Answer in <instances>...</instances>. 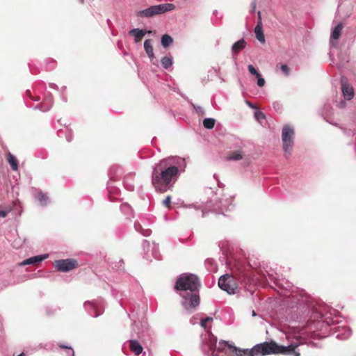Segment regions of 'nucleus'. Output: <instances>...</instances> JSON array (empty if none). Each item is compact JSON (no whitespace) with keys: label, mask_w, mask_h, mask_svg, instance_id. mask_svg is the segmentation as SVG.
Wrapping results in <instances>:
<instances>
[{"label":"nucleus","mask_w":356,"mask_h":356,"mask_svg":"<svg viewBox=\"0 0 356 356\" xmlns=\"http://www.w3.org/2000/svg\"><path fill=\"white\" fill-rule=\"evenodd\" d=\"M186 168L185 159L178 156H170L155 163L151 179L156 191L163 193L172 190Z\"/></svg>","instance_id":"nucleus-1"},{"label":"nucleus","mask_w":356,"mask_h":356,"mask_svg":"<svg viewBox=\"0 0 356 356\" xmlns=\"http://www.w3.org/2000/svg\"><path fill=\"white\" fill-rule=\"evenodd\" d=\"M200 286L199 277L194 274L183 273L177 280L175 289L179 291L181 304L187 313L193 312L200 305Z\"/></svg>","instance_id":"nucleus-2"},{"label":"nucleus","mask_w":356,"mask_h":356,"mask_svg":"<svg viewBox=\"0 0 356 356\" xmlns=\"http://www.w3.org/2000/svg\"><path fill=\"white\" fill-rule=\"evenodd\" d=\"M175 9V6L172 3H166L159 5L152 6L146 9L138 11L136 13L138 17H151L156 15H160Z\"/></svg>","instance_id":"nucleus-3"},{"label":"nucleus","mask_w":356,"mask_h":356,"mask_svg":"<svg viewBox=\"0 0 356 356\" xmlns=\"http://www.w3.org/2000/svg\"><path fill=\"white\" fill-rule=\"evenodd\" d=\"M294 129L289 125L284 126L282 131V140L285 156L287 158L291 154L293 145Z\"/></svg>","instance_id":"nucleus-4"},{"label":"nucleus","mask_w":356,"mask_h":356,"mask_svg":"<svg viewBox=\"0 0 356 356\" xmlns=\"http://www.w3.org/2000/svg\"><path fill=\"white\" fill-rule=\"evenodd\" d=\"M279 345L273 341H265L254 346L251 349L254 354L267 355L270 354H278Z\"/></svg>","instance_id":"nucleus-5"},{"label":"nucleus","mask_w":356,"mask_h":356,"mask_svg":"<svg viewBox=\"0 0 356 356\" xmlns=\"http://www.w3.org/2000/svg\"><path fill=\"white\" fill-rule=\"evenodd\" d=\"M218 286L229 294H235L238 291V284L234 278L228 274L220 277Z\"/></svg>","instance_id":"nucleus-6"},{"label":"nucleus","mask_w":356,"mask_h":356,"mask_svg":"<svg viewBox=\"0 0 356 356\" xmlns=\"http://www.w3.org/2000/svg\"><path fill=\"white\" fill-rule=\"evenodd\" d=\"M83 307L88 314L92 317H98L104 311V301L99 298L92 301H86Z\"/></svg>","instance_id":"nucleus-7"},{"label":"nucleus","mask_w":356,"mask_h":356,"mask_svg":"<svg viewBox=\"0 0 356 356\" xmlns=\"http://www.w3.org/2000/svg\"><path fill=\"white\" fill-rule=\"evenodd\" d=\"M234 208V204H232L231 198H222L216 202L213 207L210 209L211 212L216 213H222L224 215L225 212L232 211Z\"/></svg>","instance_id":"nucleus-8"},{"label":"nucleus","mask_w":356,"mask_h":356,"mask_svg":"<svg viewBox=\"0 0 356 356\" xmlns=\"http://www.w3.org/2000/svg\"><path fill=\"white\" fill-rule=\"evenodd\" d=\"M77 264L74 259H59L55 261V268L60 272H68L75 268Z\"/></svg>","instance_id":"nucleus-9"},{"label":"nucleus","mask_w":356,"mask_h":356,"mask_svg":"<svg viewBox=\"0 0 356 356\" xmlns=\"http://www.w3.org/2000/svg\"><path fill=\"white\" fill-rule=\"evenodd\" d=\"M341 91L344 98L346 100H350L353 98L355 92L353 88L348 83L345 77H341Z\"/></svg>","instance_id":"nucleus-10"},{"label":"nucleus","mask_w":356,"mask_h":356,"mask_svg":"<svg viewBox=\"0 0 356 356\" xmlns=\"http://www.w3.org/2000/svg\"><path fill=\"white\" fill-rule=\"evenodd\" d=\"M254 33L257 39L261 42H265V36L263 31V25L261 22V12H258L257 24L254 28Z\"/></svg>","instance_id":"nucleus-11"},{"label":"nucleus","mask_w":356,"mask_h":356,"mask_svg":"<svg viewBox=\"0 0 356 356\" xmlns=\"http://www.w3.org/2000/svg\"><path fill=\"white\" fill-rule=\"evenodd\" d=\"M53 106V96L51 93L45 96L43 102L35 107V109H40L43 112L48 111L51 109Z\"/></svg>","instance_id":"nucleus-12"},{"label":"nucleus","mask_w":356,"mask_h":356,"mask_svg":"<svg viewBox=\"0 0 356 356\" xmlns=\"http://www.w3.org/2000/svg\"><path fill=\"white\" fill-rule=\"evenodd\" d=\"M298 346L289 345L288 346H278V354H284L291 356H300V354L296 350Z\"/></svg>","instance_id":"nucleus-13"},{"label":"nucleus","mask_w":356,"mask_h":356,"mask_svg":"<svg viewBox=\"0 0 356 356\" xmlns=\"http://www.w3.org/2000/svg\"><path fill=\"white\" fill-rule=\"evenodd\" d=\"M49 254H40L37 256H34L32 257H30L27 259L24 260L22 262L19 264L20 266H25V265H35L37 264H39L48 258Z\"/></svg>","instance_id":"nucleus-14"},{"label":"nucleus","mask_w":356,"mask_h":356,"mask_svg":"<svg viewBox=\"0 0 356 356\" xmlns=\"http://www.w3.org/2000/svg\"><path fill=\"white\" fill-rule=\"evenodd\" d=\"M343 27V24L340 22L333 29L330 40L332 46H336L337 43H334V40H337L339 38Z\"/></svg>","instance_id":"nucleus-15"},{"label":"nucleus","mask_w":356,"mask_h":356,"mask_svg":"<svg viewBox=\"0 0 356 356\" xmlns=\"http://www.w3.org/2000/svg\"><path fill=\"white\" fill-rule=\"evenodd\" d=\"M337 332L338 333L336 335V338L340 340L347 339L352 334L350 329L348 327H339Z\"/></svg>","instance_id":"nucleus-16"},{"label":"nucleus","mask_w":356,"mask_h":356,"mask_svg":"<svg viewBox=\"0 0 356 356\" xmlns=\"http://www.w3.org/2000/svg\"><path fill=\"white\" fill-rule=\"evenodd\" d=\"M245 155V154L243 150L236 149L229 153L227 156V160L233 161H241L244 158Z\"/></svg>","instance_id":"nucleus-17"},{"label":"nucleus","mask_w":356,"mask_h":356,"mask_svg":"<svg viewBox=\"0 0 356 356\" xmlns=\"http://www.w3.org/2000/svg\"><path fill=\"white\" fill-rule=\"evenodd\" d=\"M147 33L146 30L139 29L138 28L133 29L129 31V35L134 36L135 42H138L142 38H143Z\"/></svg>","instance_id":"nucleus-18"},{"label":"nucleus","mask_w":356,"mask_h":356,"mask_svg":"<svg viewBox=\"0 0 356 356\" xmlns=\"http://www.w3.org/2000/svg\"><path fill=\"white\" fill-rule=\"evenodd\" d=\"M129 348L132 353H134L136 355H140L143 352V346L136 339H131L129 341Z\"/></svg>","instance_id":"nucleus-19"},{"label":"nucleus","mask_w":356,"mask_h":356,"mask_svg":"<svg viewBox=\"0 0 356 356\" xmlns=\"http://www.w3.org/2000/svg\"><path fill=\"white\" fill-rule=\"evenodd\" d=\"M34 197L40 202V205L45 206L47 204L49 197L42 191L35 190Z\"/></svg>","instance_id":"nucleus-20"},{"label":"nucleus","mask_w":356,"mask_h":356,"mask_svg":"<svg viewBox=\"0 0 356 356\" xmlns=\"http://www.w3.org/2000/svg\"><path fill=\"white\" fill-rule=\"evenodd\" d=\"M247 44L246 41L242 38L237 42H234L232 47V51L234 54H238L240 51L243 50Z\"/></svg>","instance_id":"nucleus-21"},{"label":"nucleus","mask_w":356,"mask_h":356,"mask_svg":"<svg viewBox=\"0 0 356 356\" xmlns=\"http://www.w3.org/2000/svg\"><path fill=\"white\" fill-rule=\"evenodd\" d=\"M232 145L230 146V148L234 149L235 150L236 149L243 150V149L245 146V142L243 140H242L241 139L236 138L235 136L232 137Z\"/></svg>","instance_id":"nucleus-22"},{"label":"nucleus","mask_w":356,"mask_h":356,"mask_svg":"<svg viewBox=\"0 0 356 356\" xmlns=\"http://www.w3.org/2000/svg\"><path fill=\"white\" fill-rule=\"evenodd\" d=\"M134 228L136 232H139L144 236H149L152 234V230L149 228H143L138 222H135Z\"/></svg>","instance_id":"nucleus-23"},{"label":"nucleus","mask_w":356,"mask_h":356,"mask_svg":"<svg viewBox=\"0 0 356 356\" xmlns=\"http://www.w3.org/2000/svg\"><path fill=\"white\" fill-rule=\"evenodd\" d=\"M122 170L118 165H113L110 168L108 175L110 177V180L114 179L115 177L120 175L122 174Z\"/></svg>","instance_id":"nucleus-24"},{"label":"nucleus","mask_w":356,"mask_h":356,"mask_svg":"<svg viewBox=\"0 0 356 356\" xmlns=\"http://www.w3.org/2000/svg\"><path fill=\"white\" fill-rule=\"evenodd\" d=\"M144 49H145V51L146 54H147L148 57L150 59H153L154 58V54L153 47L152 45L150 40H145Z\"/></svg>","instance_id":"nucleus-25"},{"label":"nucleus","mask_w":356,"mask_h":356,"mask_svg":"<svg viewBox=\"0 0 356 356\" xmlns=\"http://www.w3.org/2000/svg\"><path fill=\"white\" fill-rule=\"evenodd\" d=\"M121 211L127 216V218H130L134 216L133 210L129 204L127 203H124L120 205Z\"/></svg>","instance_id":"nucleus-26"},{"label":"nucleus","mask_w":356,"mask_h":356,"mask_svg":"<svg viewBox=\"0 0 356 356\" xmlns=\"http://www.w3.org/2000/svg\"><path fill=\"white\" fill-rule=\"evenodd\" d=\"M132 177H133V175H131V174L127 175L124 177V180H123V184H124V187L128 191H134V185L131 181Z\"/></svg>","instance_id":"nucleus-27"},{"label":"nucleus","mask_w":356,"mask_h":356,"mask_svg":"<svg viewBox=\"0 0 356 356\" xmlns=\"http://www.w3.org/2000/svg\"><path fill=\"white\" fill-rule=\"evenodd\" d=\"M8 161L10 165V167L13 170L15 171L18 169V161L17 158L11 153H8Z\"/></svg>","instance_id":"nucleus-28"},{"label":"nucleus","mask_w":356,"mask_h":356,"mask_svg":"<svg viewBox=\"0 0 356 356\" xmlns=\"http://www.w3.org/2000/svg\"><path fill=\"white\" fill-rule=\"evenodd\" d=\"M207 269L210 272L217 270V264L213 259H207L204 262Z\"/></svg>","instance_id":"nucleus-29"},{"label":"nucleus","mask_w":356,"mask_h":356,"mask_svg":"<svg viewBox=\"0 0 356 356\" xmlns=\"http://www.w3.org/2000/svg\"><path fill=\"white\" fill-rule=\"evenodd\" d=\"M161 62L163 67L168 70L172 65V57L171 56H165L162 58Z\"/></svg>","instance_id":"nucleus-30"},{"label":"nucleus","mask_w":356,"mask_h":356,"mask_svg":"<svg viewBox=\"0 0 356 356\" xmlns=\"http://www.w3.org/2000/svg\"><path fill=\"white\" fill-rule=\"evenodd\" d=\"M173 42L172 38L168 35L165 34L161 37V44L164 48L168 47Z\"/></svg>","instance_id":"nucleus-31"},{"label":"nucleus","mask_w":356,"mask_h":356,"mask_svg":"<svg viewBox=\"0 0 356 356\" xmlns=\"http://www.w3.org/2000/svg\"><path fill=\"white\" fill-rule=\"evenodd\" d=\"M63 134H65V138H66L67 141L71 142L72 140V131L67 127L65 128V131L63 129H59L57 131V134L59 137H61Z\"/></svg>","instance_id":"nucleus-32"},{"label":"nucleus","mask_w":356,"mask_h":356,"mask_svg":"<svg viewBox=\"0 0 356 356\" xmlns=\"http://www.w3.org/2000/svg\"><path fill=\"white\" fill-rule=\"evenodd\" d=\"M138 325H139V323H136V322H135L133 324V325L131 327V330H132L131 337H134L135 335L134 333H135L136 337H137L139 339H143L145 336V331H143V330L142 332H136V328L138 329Z\"/></svg>","instance_id":"nucleus-33"},{"label":"nucleus","mask_w":356,"mask_h":356,"mask_svg":"<svg viewBox=\"0 0 356 356\" xmlns=\"http://www.w3.org/2000/svg\"><path fill=\"white\" fill-rule=\"evenodd\" d=\"M216 124V120L214 118H208L203 120V126L204 128L211 129L214 127Z\"/></svg>","instance_id":"nucleus-34"},{"label":"nucleus","mask_w":356,"mask_h":356,"mask_svg":"<svg viewBox=\"0 0 356 356\" xmlns=\"http://www.w3.org/2000/svg\"><path fill=\"white\" fill-rule=\"evenodd\" d=\"M152 257L156 259V260H160L161 259V253L159 252V248H158V245H154V246L152 247Z\"/></svg>","instance_id":"nucleus-35"},{"label":"nucleus","mask_w":356,"mask_h":356,"mask_svg":"<svg viewBox=\"0 0 356 356\" xmlns=\"http://www.w3.org/2000/svg\"><path fill=\"white\" fill-rule=\"evenodd\" d=\"M191 106L199 115L204 116L206 114L205 111L202 106L195 105L193 103L191 104Z\"/></svg>","instance_id":"nucleus-36"},{"label":"nucleus","mask_w":356,"mask_h":356,"mask_svg":"<svg viewBox=\"0 0 356 356\" xmlns=\"http://www.w3.org/2000/svg\"><path fill=\"white\" fill-rule=\"evenodd\" d=\"M293 298L294 300H296V302L297 305H298L300 307L305 305L307 302V298H305L302 295H300V298H295V296L293 295Z\"/></svg>","instance_id":"nucleus-37"},{"label":"nucleus","mask_w":356,"mask_h":356,"mask_svg":"<svg viewBox=\"0 0 356 356\" xmlns=\"http://www.w3.org/2000/svg\"><path fill=\"white\" fill-rule=\"evenodd\" d=\"M58 346L63 349H67L68 350L67 355H70V356H74V352L71 346H65L62 343H59Z\"/></svg>","instance_id":"nucleus-38"},{"label":"nucleus","mask_w":356,"mask_h":356,"mask_svg":"<svg viewBox=\"0 0 356 356\" xmlns=\"http://www.w3.org/2000/svg\"><path fill=\"white\" fill-rule=\"evenodd\" d=\"M143 249L145 252V254H147L148 251L149 250L150 243L147 240H143L142 243Z\"/></svg>","instance_id":"nucleus-39"},{"label":"nucleus","mask_w":356,"mask_h":356,"mask_svg":"<svg viewBox=\"0 0 356 356\" xmlns=\"http://www.w3.org/2000/svg\"><path fill=\"white\" fill-rule=\"evenodd\" d=\"M213 321V318L210 316H207L205 318L201 319L200 325L204 329L207 327V323Z\"/></svg>","instance_id":"nucleus-40"},{"label":"nucleus","mask_w":356,"mask_h":356,"mask_svg":"<svg viewBox=\"0 0 356 356\" xmlns=\"http://www.w3.org/2000/svg\"><path fill=\"white\" fill-rule=\"evenodd\" d=\"M256 78L257 79V85L259 87H263L265 85V80L262 77L261 74L259 73V74H257V76H256Z\"/></svg>","instance_id":"nucleus-41"},{"label":"nucleus","mask_w":356,"mask_h":356,"mask_svg":"<svg viewBox=\"0 0 356 356\" xmlns=\"http://www.w3.org/2000/svg\"><path fill=\"white\" fill-rule=\"evenodd\" d=\"M248 71L250 72V73L252 75H254L255 76L259 74V72L257 71V70L252 65H249L248 66Z\"/></svg>","instance_id":"nucleus-42"},{"label":"nucleus","mask_w":356,"mask_h":356,"mask_svg":"<svg viewBox=\"0 0 356 356\" xmlns=\"http://www.w3.org/2000/svg\"><path fill=\"white\" fill-rule=\"evenodd\" d=\"M170 202H171V196L168 195L163 200V205L165 207L170 208Z\"/></svg>","instance_id":"nucleus-43"},{"label":"nucleus","mask_w":356,"mask_h":356,"mask_svg":"<svg viewBox=\"0 0 356 356\" xmlns=\"http://www.w3.org/2000/svg\"><path fill=\"white\" fill-rule=\"evenodd\" d=\"M254 118L257 120H264L265 119V115L263 112L258 111L254 113Z\"/></svg>","instance_id":"nucleus-44"},{"label":"nucleus","mask_w":356,"mask_h":356,"mask_svg":"<svg viewBox=\"0 0 356 356\" xmlns=\"http://www.w3.org/2000/svg\"><path fill=\"white\" fill-rule=\"evenodd\" d=\"M281 70L284 73L285 75L288 76L290 73V69L287 65L283 64L280 67Z\"/></svg>","instance_id":"nucleus-45"},{"label":"nucleus","mask_w":356,"mask_h":356,"mask_svg":"<svg viewBox=\"0 0 356 356\" xmlns=\"http://www.w3.org/2000/svg\"><path fill=\"white\" fill-rule=\"evenodd\" d=\"M303 318H304L303 316H302L301 315H298V314H293L290 317V319L291 321H301L303 320Z\"/></svg>","instance_id":"nucleus-46"},{"label":"nucleus","mask_w":356,"mask_h":356,"mask_svg":"<svg viewBox=\"0 0 356 356\" xmlns=\"http://www.w3.org/2000/svg\"><path fill=\"white\" fill-rule=\"evenodd\" d=\"M26 94L27 97H29L30 99L34 100V101H39L40 99V97L39 96H37L35 98H33L31 95V91L29 90H27L26 92Z\"/></svg>","instance_id":"nucleus-47"},{"label":"nucleus","mask_w":356,"mask_h":356,"mask_svg":"<svg viewBox=\"0 0 356 356\" xmlns=\"http://www.w3.org/2000/svg\"><path fill=\"white\" fill-rule=\"evenodd\" d=\"M8 215V211L4 210H0V217L5 218Z\"/></svg>","instance_id":"nucleus-48"},{"label":"nucleus","mask_w":356,"mask_h":356,"mask_svg":"<svg viewBox=\"0 0 356 356\" xmlns=\"http://www.w3.org/2000/svg\"><path fill=\"white\" fill-rule=\"evenodd\" d=\"M273 108H274V109H275V110L278 111L279 109H280V106H281L280 105V104H279V103H277V102H274V103L273 104Z\"/></svg>","instance_id":"nucleus-49"},{"label":"nucleus","mask_w":356,"mask_h":356,"mask_svg":"<svg viewBox=\"0 0 356 356\" xmlns=\"http://www.w3.org/2000/svg\"><path fill=\"white\" fill-rule=\"evenodd\" d=\"M255 8H256V1L253 0L252 2L251 3V12H252V13L254 12Z\"/></svg>","instance_id":"nucleus-50"},{"label":"nucleus","mask_w":356,"mask_h":356,"mask_svg":"<svg viewBox=\"0 0 356 356\" xmlns=\"http://www.w3.org/2000/svg\"><path fill=\"white\" fill-rule=\"evenodd\" d=\"M246 104H247L250 108H251L254 109V108H257V107H256V106H255L252 103H251V102H249V101H246Z\"/></svg>","instance_id":"nucleus-51"},{"label":"nucleus","mask_w":356,"mask_h":356,"mask_svg":"<svg viewBox=\"0 0 356 356\" xmlns=\"http://www.w3.org/2000/svg\"><path fill=\"white\" fill-rule=\"evenodd\" d=\"M325 321H326V322H327V323L328 325H334V323H335V321H334L333 319H329V320H328V318H325Z\"/></svg>","instance_id":"nucleus-52"},{"label":"nucleus","mask_w":356,"mask_h":356,"mask_svg":"<svg viewBox=\"0 0 356 356\" xmlns=\"http://www.w3.org/2000/svg\"><path fill=\"white\" fill-rule=\"evenodd\" d=\"M107 188L109 193H112V188H111V181H108L107 184Z\"/></svg>","instance_id":"nucleus-53"},{"label":"nucleus","mask_w":356,"mask_h":356,"mask_svg":"<svg viewBox=\"0 0 356 356\" xmlns=\"http://www.w3.org/2000/svg\"><path fill=\"white\" fill-rule=\"evenodd\" d=\"M55 67V61L51 62V66L49 67H47L49 70H52Z\"/></svg>","instance_id":"nucleus-54"},{"label":"nucleus","mask_w":356,"mask_h":356,"mask_svg":"<svg viewBox=\"0 0 356 356\" xmlns=\"http://www.w3.org/2000/svg\"><path fill=\"white\" fill-rule=\"evenodd\" d=\"M344 133H345L346 134L349 135V136H350V135H353H353L355 134V131H350V130L348 132H347V131H344Z\"/></svg>","instance_id":"nucleus-55"},{"label":"nucleus","mask_w":356,"mask_h":356,"mask_svg":"<svg viewBox=\"0 0 356 356\" xmlns=\"http://www.w3.org/2000/svg\"><path fill=\"white\" fill-rule=\"evenodd\" d=\"M49 86L51 88L58 89V86L55 83H49Z\"/></svg>","instance_id":"nucleus-56"},{"label":"nucleus","mask_w":356,"mask_h":356,"mask_svg":"<svg viewBox=\"0 0 356 356\" xmlns=\"http://www.w3.org/2000/svg\"><path fill=\"white\" fill-rule=\"evenodd\" d=\"M213 177H214V178L217 180V181H218V186H220V181H219V180H218V177H217L216 175V174H214V175H213Z\"/></svg>","instance_id":"nucleus-57"},{"label":"nucleus","mask_w":356,"mask_h":356,"mask_svg":"<svg viewBox=\"0 0 356 356\" xmlns=\"http://www.w3.org/2000/svg\"><path fill=\"white\" fill-rule=\"evenodd\" d=\"M115 290L113 289L112 290L113 295L115 296L116 298H118V293L115 294Z\"/></svg>","instance_id":"nucleus-58"},{"label":"nucleus","mask_w":356,"mask_h":356,"mask_svg":"<svg viewBox=\"0 0 356 356\" xmlns=\"http://www.w3.org/2000/svg\"><path fill=\"white\" fill-rule=\"evenodd\" d=\"M318 317H319V318L323 319V315L321 312L318 313Z\"/></svg>","instance_id":"nucleus-59"},{"label":"nucleus","mask_w":356,"mask_h":356,"mask_svg":"<svg viewBox=\"0 0 356 356\" xmlns=\"http://www.w3.org/2000/svg\"><path fill=\"white\" fill-rule=\"evenodd\" d=\"M202 217H204V216H206V213H207V212H206V211H205V209H202Z\"/></svg>","instance_id":"nucleus-60"},{"label":"nucleus","mask_w":356,"mask_h":356,"mask_svg":"<svg viewBox=\"0 0 356 356\" xmlns=\"http://www.w3.org/2000/svg\"><path fill=\"white\" fill-rule=\"evenodd\" d=\"M62 99L64 101V102H67V99L65 96L62 95Z\"/></svg>","instance_id":"nucleus-61"},{"label":"nucleus","mask_w":356,"mask_h":356,"mask_svg":"<svg viewBox=\"0 0 356 356\" xmlns=\"http://www.w3.org/2000/svg\"><path fill=\"white\" fill-rule=\"evenodd\" d=\"M343 105H344V102H341L340 103V107H343Z\"/></svg>","instance_id":"nucleus-62"},{"label":"nucleus","mask_w":356,"mask_h":356,"mask_svg":"<svg viewBox=\"0 0 356 356\" xmlns=\"http://www.w3.org/2000/svg\"><path fill=\"white\" fill-rule=\"evenodd\" d=\"M17 356H26L24 353H22L21 354L17 355Z\"/></svg>","instance_id":"nucleus-63"},{"label":"nucleus","mask_w":356,"mask_h":356,"mask_svg":"<svg viewBox=\"0 0 356 356\" xmlns=\"http://www.w3.org/2000/svg\"><path fill=\"white\" fill-rule=\"evenodd\" d=\"M107 23H108V25L111 23V20L109 19H107Z\"/></svg>","instance_id":"nucleus-64"}]
</instances>
